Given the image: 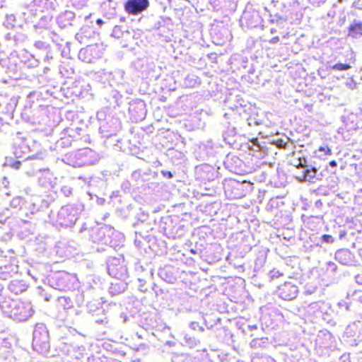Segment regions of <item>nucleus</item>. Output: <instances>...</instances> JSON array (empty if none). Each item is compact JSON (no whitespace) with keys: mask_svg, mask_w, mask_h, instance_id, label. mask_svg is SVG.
<instances>
[{"mask_svg":"<svg viewBox=\"0 0 362 362\" xmlns=\"http://www.w3.org/2000/svg\"><path fill=\"white\" fill-rule=\"evenodd\" d=\"M355 281L356 282L359 284V285H362V274H357L356 276H355Z\"/></svg>","mask_w":362,"mask_h":362,"instance_id":"40","label":"nucleus"},{"mask_svg":"<svg viewBox=\"0 0 362 362\" xmlns=\"http://www.w3.org/2000/svg\"><path fill=\"white\" fill-rule=\"evenodd\" d=\"M0 308L7 316L19 322L27 320L34 313L29 301L7 298L0 303Z\"/></svg>","mask_w":362,"mask_h":362,"instance_id":"2","label":"nucleus"},{"mask_svg":"<svg viewBox=\"0 0 362 362\" xmlns=\"http://www.w3.org/2000/svg\"><path fill=\"white\" fill-rule=\"evenodd\" d=\"M95 322L97 324L104 325L107 328H112V326L109 325V319L105 314H104L103 317L96 318Z\"/></svg>","mask_w":362,"mask_h":362,"instance_id":"29","label":"nucleus"},{"mask_svg":"<svg viewBox=\"0 0 362 362\" xmlns=\"http://www.w3.org/2000/svg\"><path fill=\"white\" fill-rule=\"evenodd\" d=\"M96 23H97V25L101 26L104 23V21L102 19L98 18L96 21Z\"/></svg>","mask_w":362,"mask_h":362,"instance_id":"49","label":"nucleus"},{"mask_svg":"<svg viewBox=\"0 0 362 362\" xmlns=\"http://www.w3.org/2000/svg\"><path fill=\"white\" fill-rule=\"evenodd\" d=\"M329 165L331 167V168H336L337 166V163L336 160H331L329 163Z\"/></svg>","mask_w":362,"mask_h":362,"instance_id":"46","label":"nucleus"},{"mask_svg":"<svg viewBox=\"0 0 362 362\" xmlns=\"http://www.w3.org/2000/svg\"><path fill=\"white\" fill-rule=\"evenodd\" d=\"M161 174L163 175V177H167L168 179L173 177V174L170 171L162 170Z\"/></svg>","mask_w":362,"mask_h":362,"instance_id":"37","label":"nucleus"},{"mask_svg":"<svg viewBox=\"0 0 362 362\" xmlns=\"http://www.w3.org/2000/svg\"><path fill=\"white\" fill-rule=\"evenodd\" d=\"M328 265H329V267L331 268V269H332V271H335V270H336V269H337V266H336V264H335L334 263H333V262H329L328 263Z\"/></svg>","mask_w":362,"mask_h":362,"instance_id":"45","label":"nucleus"},{"mask_svg":"<svg viewBox=\"0 0 362 362\" xmlns=\"http://www.w3.org/2000/svg\"><path fill=\"white\" fill-rule=\"evenodd\" d=\"M209 169H211V167H210V166H209V165H204V166H201V167H199H199H197V171H198V170H209Z\"/></svg>","mask_w":362,"mask_h":362,"instance_id":"44","label":"nucleus"},{"mask_svg":"<svg viewBox=\"0 0 362 362\" xmlns=\"http://www.w3.org/2000/svg\"><path fill=\"white\" fill-rule=\"evenodd\" d=\"M351 69L349 64L337 63L334 65H330L328 67L329 71H346Z\"/></svg>","mask_w":362,"mask_h":362,"instance_id":"25","label":"nucleus"},{"mask_svg":"<svg viewBox=\"0 0 362 362\" xmlns=\"http://www.w3.org/2000/svg\"><path fill=\"white\" fill-rule=\"evenodd\" d=\"M361 342V340L358 339H351V341H350V344L351 346H358Z\"/></svg>","mask_w":362,"mask_h":362,"instance_id":"41","label":"nucleus"},{"mask_svg":"<svg viewBox=\"0 0 362 362\" xmlns=\"http://www.w3.org/2000/svg\"><path fill=\"white\" fill-rule=\"evenodd\" d=\"M354 6L358 9H362V0H358L354 2Z\"/></svg>","mask_w":362,"mask_h":362,"instance_id":"38","label":"nucleus"},{"mask_svg":"<svg viewBox=\"0 0 362 362\" xmlns=\"http://www.w3.org/2000/svg\"><path fill=\"white\" fill-rule=\"evenodd\" d=\"M276 146L279 148L288 149L293 147V144L290 142L289 139L286 137L284 139H279L274 141Z\"/></svg>","mask_w":362,"mask_h":362,"instance_id":"22","label":"nucleus"},{"mask_svg":"<svg viewBox=\"0 0 362 362\" xmlns=\"http://www.w3.org/2000/svg\"><path fill=\"white\" fill-rule=\"evenodd\" d=\"M235 134V128L233 127L232 129H230L228 132V136H234Z\"/></svg>","mask_w":362,"mask_h":362,"instance_id":"48","label":"nucleus"},{"mask_svg":"<svg viewBox=\"0 0 362 362\" xmlns=\"http://www.w3.org/2000/svg\"><path fill=\"white\" fill-rule=\"evenodd\" d=\"M32 346L34 350L45 354L50 348L49 332L43 323L36 324L33 337Z\"/></svg>","mask_w":362,"mask_h":362,"instance_id":"5","label":"nucleus"},{"mask_svg":"<svg viewBox=\"0 0 362 362\" xmlns=\"http://www.w3.org/2000/svg\"><path fill=\"white\" fill-rule=\"evenodd\" d=\"M247 13L245 14V16H244L245 18H247Z\"/></svg>","mask_w":362,"mask_h":362,"instance_id":"63","label":"nucleus"},{"mask_svg":"<svg viewBox=\"0 0 362 362\" xmlns=\"http://www.w3.org/2000/svg\"><path fill=\"white\" fill-rule=\"evenodd\" d=\"M191 252L195 254V251L194 250H191Z\"/></svg>","mask_w":362,"mask_h":362,"instance_id":"61","label":"nucleus"},{"mask_svg":"<svg viewBox=\"0 0 362 362\" xmlns=\"http://www.w3.org/2000/svg\"><path fill=\"white\" fill-rule=\"evenodd\" d=\"M89 306H90V305H87V308H88V309L89 310V311H90L91 310L89 308Z\"/></svg>","mask_w":362,"mask_h":362,"instance_id":"62","label":"nucleus"},{"mask_svg":"<svg viewBox=\"0 0 362 362\" xmlns=\"http://www.w3.org/2000/svg\"><path fill=\"white\" fill-rule=\"evenodd\" d=\"M75 14L71 11H66L61 13L57 18V23L60 28H64L72 25Z\"/></svg>","mask_w":362,"mask_h":362,"instance_id":"13","label":"nucleus"},{"mask_svg":"<svg viewBox=\"0 0 362 362\" xmlns=\"http://www.w3.org/2000/svg\"><path fill=\"white\" fill-rule=\"evenodd\" d=\"M352 254L348 249H340L335 252V259L344 265H348L351 262Z\"/></svg>","mask_w":362,"mask_h":362,"instance_id":"17","label":"nucleus"},{"mask_svg":"<svg viewBox=\"0 0 362 362\" xmlns=\"http://www.w3.org/2000/svg\"><path fill=\"white\" fill-rule=\"evenodd\" d=\"M30 6L35 10V15L37 13H43L52 8V2L49 0H33Z\"/></svg>","mask_w":362,"mask_h":362,"instance_id":"15","label":"nucleus"},{"mask_svg":"<svg viewBox=\"0 0 362 362\" xmlns=\"http://www.w3.org/2000/svg\"><path fill=\"white\" fill-rule=\"evenodd\" d=\"M150 6L148 0H127L124 11L129 15L137 16L146 11Z\"/></svg>","mask_w":362,"mask_h":362,"instance_id":"7","label":"nucleus"},{"mask_svg":"<svg viewBox=\"0 0 362 362\" xmlns=\"http://www.w3.org/2000/svg\"><path fill=\"white\" fill-rule=\"evenodd\" d=\"M29 146L23 141L18 147H15L13 153L16 158H21L23 154L29 152Z\"/></svg>","mask_w":362,"mask_h":362,"instance_id":"21","label":"nucleus"},{"mask_svg":"<svg viewBox=\"0 0 362 362\" xmlns=\"http://www.w3.org/2000/svg\"><path fill=\"white\" fill-rule=\"evenodd\" d=\"M126 288V284L116 279L114 282L111 283L110 286L109 287V293L112 296H115L124 292Z\"/></svg>","mask_w":362,"mask_h":362,"instance_id":"18","label":"nucleus"},{"mask_svg":"<svg viewBox=\"0 0 362 362\" xmlns=\"http://www.w3.org/2000/svg\"><path fill=\"white\" fill-rule=\"evenodd\" d=\"M8 288L11 292L18 294L26 290V285L22 281L12 280L9 283Z\"/></svg>","mask_w":362,"mask_h":362,"instance_id":"19","label":"nucleus"},{"mask_svg":"<svg viewBox=\"0 0 362 362\" xmlns=\"http://www.w3.org/2000/svg\"><path fill=\"white\" fill-rule=\"evenodd\" d=\"M321 240H322V242L327 243H332L334 240V238L332 235L327 234L322 235Z\"/></svg>","mask_w":362,"mask_h":362,"instance_id":"35","label":"nucleus"},{"mask_svg":"<svg viewBox=\"0 0 362 362\" xmlns=\"http://www.w3.org/2000/svg\"><path fill=\"white\" fill-rule=\"evenodd\" d=\"M349 362H350V361H349Z\"/></svg>","mask_w":362,"mask_h":362,"instance_id":"64","label":"nucleus"},{"mask_svg":"<svg viewBox=\"0 0 362 362\" xmlns=\"http://www.w3.org/2000/svg\"><path fill=\"white\" fill-rule=\"evenodd\" d=\"M12 213L10 209L8 208L4 209L2 211L0 212V223L4 224L6 223V220L11 217Z\"/></svg>","mask_w":362,"mask_h":362,"instance_id":"28","label":"nucleus"},{"mask_svg":"<svg viewBox=\"0 0 362 362\" xmlns=\"http://www.w3.org/2000/svg\"><path fill=\"white\" fill-rule=\"evenodd\" d=\"M348 35L358 39L362 37V21L354 19L349 27Z\"/></svg>","mask_w":362,"mask_h":362,"instance_id":"16","label":"nucleus"},{"mask_svg":"<svg viewBox=\"0 0 362 362\" xmlns=\"http://www.w3.org/2000/svg\"><path fill=\"white\" fill-rule=\"evenodd\" d=\"M48 281L49 284L57 290L64 291L70 288V275L63 271L54 273L50 276Z\"/></svg>","mask_w":362,"mask_h":362,"instance_id":"6","label":"nucleus"},{"mask_svg":"<svg viewBox=\"0 0 362 362\" xmlns=\"http://www.w3.org/2000/svg\"><path fill=\"white\" fill-rule=\"evenodd\" d=\"M52 41L54 42H57V38L53 39Z\"/></svg>","mask_w":362,"mask_h":362,"instance_id":"60","label":"nucleus"},{"mask_svg":"<svg viewBox=\"0 0 362 362\" xmlns=\"http://www.w3.org/2000/svg\"><path fill=\"white\" fill-rule=\"evenodd\" d=\"M52 57H49V54H47V55H46V57H45V61H46V60L49 61V59H52Z\"/></svg>","mask_w":362,"mask_h":362,"instance_id":"52","label":"nucleus"},{"mask_svg":"<svg viewBox=\"0 0 362 362\" xmlns=\"http://www.w3.org/2000/svg\"><path fill=\"white\" fill-rule=\"evenodd\" d=\"M34 46L39 49H46L48 47V45L42 41H37L35 42Z\"/></svg>","mask_w":362,"mask_h":362,"instance_id":"34","label":"nucleus"},{"mask_svg":"<svg viewBox=\"0 0 362 362\" xmlns=\"http://www.w3.org/2000/svg\"><path fill=\"white\" fill-rule=\"evenodd\" d=\"M129 111L132 118L136 122L142 120L145 118L146 114L145 103L141 100L131 103Z\"/></svg>","mask_w":362,"mask_h":362,"instance_id":"11","label":"nucleus"},{"mask_svg":"<svg viewBox=\"0 0 362 362\" xmlns=\"http://www.w3.org/2000/svg\"><path fill=\"white\" fill-rule=\"evenodd\" d=\"M25 206H27L26 211L28 212V215L34 214L35 211L38 210V208L36 206L35 204L26 203ZM30 216H28V218Z\"/></svg>","mask_w":362,"mask_h":362,"instance_id":"30","label":"nucleus"},{"mask_svg":"<svg viewBox=\"0 0 362 362\" xmlns=\"http://www.w3.org/2000/svg\"><path fill=\"white\" fill-rule=\"evenodd\" d=\"M6 260L0 259V279L7 280L18 273V265L16 264V259H11L8 263L4 264Z\"/></svg>","mask_w":362,"mask_h":362,"instance_id":"9","label":"nucleus"},{"mask_svg":"<svg viewBox=\"0 0 362 362\" xmlns=\"http://www.w3.org/2000/svg\"><path fill=\"white\" fill-rule=\"evenodd\" d=\"M253 17L256 18H257V21H258L259 18V16L258 15V13H255V15L253 16Z\"/></svg>","mask_w":362,"mask_h":362,"instance_id":"54","label":"nucleus"},{"mask_svg":"<svg viewBox=\"0 0 362 362\" xmlns=\"http://www.w3.org/2000/svg\"><path fill=\"white\" fill-rule=\"evenodd\" d=\"M81 211V205H65L57 212L56 223L62 227H71L78 220Z\"/></svg>","mask_w":362,"mask_h":362,"instance_id":"4","label":"nucleus"},{"mask_svg":"<svg viewBox=\"0 0 362 362\" xmlns=\"http://www.w3.org/2000/svg\"><path fill=\"white\" fill-rule=\"evenodd\" d=\"M52 41L54 42H57V38L53 39Z\"/></svg>","mask_w":362,"mask_h":362,"instance_id":"59","label":"nucleus"},{"mask_svg":"<svg viewBox=\"0 0 362 362\" xmlns=\"http://www.w3.org/2000/svg\"><path fill=\"white\" fill-rule=\"evenodd\" d=\"M298 286L291 282H285L279 287V296L285 300H291L296 298Z\"/></svg>","mask_w":362,"mask_h":362,"instance_id":"10","label":"nucleus"},{"mask_svg":"<svg viewBox=\"0 0 362 362\" xmlns=\"http://www.w3.org/2000/svg\"><path fill=\"white\" fill-rule=\"evenodd\" d=\"M59 305L64 310L69 309L73 306V303L70 298L62 296L58 298Z\"/></svg>","mask_w":362,"mask_h":362,"instance_id":"23","label":"nucleus"},{"mask_svg":"<svg viewBox=\"0 0 362 362\" xmlns=\"http://www.w3.org/2000/svg\"><path fill=\"white\" fill-rule=\"evenodd\" d=\"M189 327L192 329L193 330H199L200 332H203L204 331V328L199 325V322H192L190 324H189Z\"/></svg>","mask_w":362,"mask_h":362,"instance_id":"36","label":"nucleus"},{"mask_svg":"<svg viewBox=\"0 0 362 362\" xmlns=\"http://www.w3.org/2000/svg\"><path fill=\"white\" fill-rule=\"evenodd\" d=\"M61 192L66 197H69L72 193V188L70 186L65 185V186L62 187Z\"/></svg>","mask_w":362,"mask_h":362,"instance_id":"33","label":"nucleus"},{"mask_svg":"<svg viewBox=\"0 0 362 362\" xmlns=\"http://www.w3.org/2000/svg\"><path fill=\"white\" fill-rule=\"evenodd\" d=\"M267 338L254 339L250 343L251 348L265 347L267 344Z\"/></svg>","mask_w":362,"mask_h":362,"instance_id":"24","label":"nucleus"},{"mask_svg":"<svg viewBox=\"0 0 362 362\" xmlns=\"http://www.w3.org/2000/svg\"><path fill=\"white\" fill-rule=\"evenodd\" d=\"M165 344L169 346H174L175 345V342L173 341H167L165 342Z\"/></svg>","mask_w":362,"mask_h":362,"instance_id":"47","label":"nucleus"},{"mask_svg":"<svg viewBox=\"0 0 362 362\" xmlns=\"http://www.w3.org/2000/svg\"><path fill=\"white\" fill-rule=\"evenodd\" d=\"M4 165L8 166L15 170H18L22 165V162L20 160H13L11 158H6Z\"/></svg>","mask_w":362,"mask_h":362,"instance_id":"26","label":"nucleus"},{"mask_svg":"<svg viewBox=\"0 0 362 362\" xmlns=\"http://www.w3.org/2000/svg\"><path fill=\"white\" fill-rule=\"evenodd\" d=\"M86 2L85 1H83L81 4H76V2L73 3L74 6H76L78 8H82L83 6H86Z\"/></svg>","mask_w":362,"mask_h":362,"instance_id":"42","label":"nucleus"},{"mask_svg":"<svg viewBox=\"0 0 362 362\" xmlns=\"http://www.w3.org/2000/svg\"><path fill=\"white\" fill-rule=\"evenodd\" d=\"M3 253H4V251L0 248V259L4 258V257H3Z\"/></svg>","mask_w":362,"mask_h":362,"instance_id":"53","label":"nucleus"},{"mask_svg":"<svg viewBox=\"0 0 362 362\" xmlns=\"http://www.w3.org/2000/svg\"><path fill=\"white\" fill-rule=\"evenodd\" d=\"M345 235H346V232L344 230L341 231L339 233V239L344 238Z\"/></svg>","mask_w":362,"mask_h":362,"instance_id":"50","label":"nucleus"},{"mask_svg":"<svg viewBox=\"0 0 362 362\" xmlns=\"http://www.w3.org/2000/svg\"><path fill=\"white\" fill-rule=\"evenodd\" d=\"M288 162L297 168L296 177L299 182L315 183L321 180L316 162L305 156L302 151H293Z\"/></svg>","mask_w":362,"mask_h":362,"instance_id":"1","label":"nucleus"},{"mask_svg":"<svg viewBox=\"0 0 362 362\" xmlns=\"http://www.w3.org/2000/svg\"><path fill=\"white\" fill-rule=\"evenodd\" d=\"M107 270L109 274L117 280L127 276V268L123 265H117V264L113 262L108 264Z\"/></svg>","mask_w":362,"mask_h":362,"instance_id":"12","label":"nucleus"},{"mask_svg":"<svg viewBox=\"0 0 362 362\" xmlns=\"http://www.w3.org/2000/svg\"><path fill=\"white\" fill-rule=\"evenodd\" d=\"M281 17L279 15H278V14H275V15L274 16L273 18L271 20V21H272V23H279V21H281Z\"/></svg>","mask_w":362,"mask_h":362,"instance_id":"39","label":"nucleus"},{"mask_svg":"<svg viewBox=\"0 0 362 362\" xmlns=\"http://www.w3.org/2000/svg\"><path fill=\"white\" fill-rule=\"evenodd\" d=\"M332 153V149L327 146H321L315 151V157L322 160L327 159V157L331 156Z\"/></svg>","mask_w":362,"mask_h":362,"instance_id":"20","label":"nucleus"},{"mask_svg":"<svg viewBox=\"0 0 362 362\" xmlns=\"http://www.w3.org/2000/svg\"><path fill=\"white\" fill-rule=\"evenodd\" d=\"M43 171H44V172H47V173H49V170L48 168H47V169H44V170H43Z\"/></svg>","mask_w":362,"mask_h":362,"instance_id":"57","label":"nucleus"},{"mask_svg":"<svg viewBox=\"0 0 362 362\" xmlns=\"http://www.w3.org/2000/svg\"><path fill=\"white\" fill-rule=\"evenodd\" d=\"M16 16L13 14L6 15L4 24L7 28H13L15 26Z\"/></svg>","mask_w":362,"mask_h":362,"instance_id":"27","label":"nucleus"},{"mask_svg":"<svg viewBox=\"0 0 362 362\" xmlns=\"http://www.w3.org/2000/svg\"><path fill=\"white\" fill-rule=\"evenodd\" d=\"M115 233V231L112 227L105 225L96 229L93 237L95 242L98 241L112 246L113 243L111 237Z\"/></svg>","mask_w":362,"mask_h":362,"instance_id":"8","label":"nucleus"},{"mask_svg":"<svg viewBox=\"0 0 362 362\" xmlns=\"http://www.w3.org/2000/svg\"><path fill=\"white\" fill-rule=\"evenodd\" d=\"M45 154L42 152H40L32 156H28L27 158L23 160V162H26L28 160H43Z\"/></svg>","mask_w":362,"mask_h":362,"instance_id":"31","label":"nucleus"},{"mask_svg":"<svg viewBox=\"0 0 362 362\" xmlns=\"http://www.w3.org/2000/svg\"><path fill=\"white\" fill-rule=\"evenodd\" d=\"M127 316H124V322H126V321H127Z\"/></svg>","mask_w":362,"mask_h":362,"instance_id":"58","label":"nucleus"},{"mask_svg":"<svg viewBox=\"0 0 362 362\" xmlns=\"http://www.w3.org/2000/svg\"><path fill=\"white\" fill-rule=\"evenodd\" d=\"M100 158L99 154L95 151L90 148H84L69 155H65L63 161L76 168L95 165Z\"/></svg>","mask_w":362,"mask_h":362,"instance_id":"3","label":"nucleus"},{"mask_svg":"<svg viewBox=\"0 0 362 362\" xmlns=\"http://www.w3.org/2000/svg\"><path fill=\"white\" fill-rule=\"evenodd\" d=\"M125 21V18H124V17L120 18V21Z\"/></svg>","mask_w":362,"mask_h":362,"instance_id":"56","label":"nucleus"},{"mask_svg":"<svg viewBox=\"0 0 362 362\" xmlns=\"http://www.w3.org/2000/svg\"><path fill=\"white\" fill-rule=\"evenodd\" d=\"M272 275L273 277H279L282 275V274L279 271H272Z\"/></svg>","mask_w":362,"mask_h":362,"instance_id":"43","label":"nucleus"},{"mask_svg":"<svg viewBox=\"0 0 362 362\" xmlns=\"http://www.w3.org/2000/svg\"><path fill=\"white\" fill-rule=\"evenodd\" d=\"M122 33V28L119 25H115L112 30V35L115 37L119 38Z\"/></svg>","mask_w":362,"mask_h":362,"instance_id":"32","label":"nucleus"},{"mask_svg":"<svg viewBox=\"0 0 362 362\" xmlns=\"http://www.w3.org/2000/svg\"><path fill=\"white\" fill-rule=\"evenodd\" d=\"M248 327H249V329L250 330H253V329H257V326L256 325H249Z\"/></svg>","mask_w":362,"mask_h":362,"instance_id":"51","label":"nucleus"},{"mask_svg":"<svg viewBox=\"0 0 362 362\" xmlns=\"http://www.w3.org/2000/svg\"><path fill=\"white\" fill-rule=\"evenodd\" d=\"M25 204L26 202H25L21 197H16L11 201L10 206L13 209L19 207V216L23 218V217H28V212L26 211L27 206Z\"/></svg>","mask_w":362,"mask_h":362,"instance_id":"14","label":"nucleus"},{"mask_svg":"<svg viewBox=\"0 0 362 362\" xmlns=\"http://www.w3.org/2000/svg\"><path fill=\"white\" fill-rule=\"evenodd\" d=\"M78 350L83 351H84V347L83 346H78Z\"/></svg>","mask_w":362,"mask_h":362,"instance_id":"55","label":"nucleus"}]
</instances>
